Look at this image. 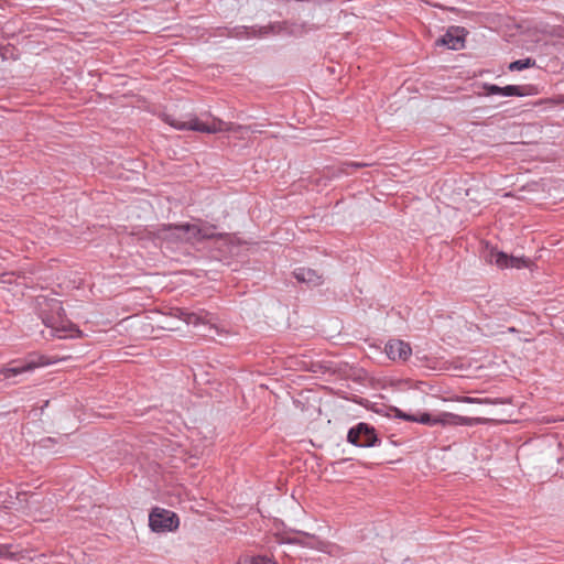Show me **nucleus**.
<instances>
[{
	"mask_svg": "<svg viewBox=\"0 0 564 564\" xmlns=\"http://www.w3.org/2000/svg\"><path fill=\"white\" fill-rule=\"evenodd\" d=\"M534 87L531 85H507L502 87V97H525L534 94Z\"/></svg>",
	"mask_w": 564,
	"mask_h": 564,
	"instance_id": "obj_14",
	"label": "nucleus"
},
{
	"mask_svg": "<svg viewBox=\"0 0 564 564\" xmlns=\"http://www.w3.org/2000/svg\"><path fill=\"white\" fill-rule=\"evenodd\" d=\"M57 443V440L54 438V437H44L42 440H40L39 442V446L50 453H61L59 449H55L54 446L55 444Z\"/></svg>",
	"mask_w": 564,
	"mask_h": 564,
	"instance_id": "obj_19",
	"label": "nucleus"
},
{
	"mask_svg": "<svg viewBox=\"0 0 564 564\" xmlns=\"http://www.w3.org/2000/svg\"><path fill=\"white\" fill-rule=\"evenodd\" d=\"M164 121L172 128L180 131H196L202 133L215 134L231 130V123L225 122L218 118H213L212 122H205L193 113H188L182 117L165 115Z\"/></svg>",
	"mask_w": 564,
	"mask_h": 564,
	"instance_id": "obj_1",
	"label": "nucleus"
},
{
	"mask_svg": "<svg viewBox=\"0 0 564 564\" xmlns=\"http://www.w3.org/2000/svg\"><path fill=\"white\" fill-rule=\"evenodd\" d=\"M163 239L167 247L174 245H185L183 236V225H167L162 230Z\"/></svg>",
	"mask_w": 564,
	"mask_h": 564,
	"instance_id": "obj_11",
	"label": "nucleus"
},
{
	"mask_svg": "<svg viewBox=\"0 0 564 564\" xmlns=\"http://www.w3.org/2000/svg\"><path fill=\"white\" fill-rule=\"evenodd\" d=\"M236 30V36L238 37H250L251 35H254L256 31L253 30V28H248V26H238L235 29Z\"/></svg>",
	"mask_w": 564,
	"mask_h": 564,
	"instance_id": "obj_21",
	"label": "nucleus"
},
{
	"mask_svg": "<svg viewBox=\"0 0 564 564\" xmlns=\"http://www.w3.org/2000/svg\"><path fill=\"white\" fill-rule=\"evenodd\" d=\"M484 259L491 264H496L499 269H508V254L496 248H489L487 246L484 252Z\"/></svg>",
	"mask_w": 564,
	"mask_h": 564,
	"instance_id": "obj_13",
	"label": "nucleus"
},
{
	"mask_svg": "<svg viewBox=\"0 0 564 564\" xmlns=\"http://www.w3.org/2000/svg\"><path fill=\"white\" fill-rule=\"evenodd\" d=\"M369 164L367 163H359V162H347V163H344V166H343V172L346 173V174H349V169H360V167H364V166H368Z\"/></svg>",
	"mask_w": 564,
	"mask_h": 564,
	"instance_id": "obj_22",
	"label": "nucleus"
},
{
	"mask_svg": "<svg viewBox=\"0 0 564 564\" xmlns=\"http://www.w3.org/2000/svg\"><path fill=\"white\" fill-rule=\"evenodd\" d=\"M412 422L421 423V424L429 425V426H434V425H437V416H432L430 413L423 412L419 415H415V420H413Z\"/></svg>",
	"mask_w": 564,
	"mask_h": 564,
	"instance_id": "obj_18",
	"label": "nucleus"
},
{
	"mask_svg": "<svg viewBox=\"0 0 564 564\" xmlns=\"http://www.w3.org/2000/svg\"><path fill=\"white\" fill-rule=\"evenodd\" d=\"M384 351L390 360L405 361L412 355L410 344L401 339H390L384 347Z\"/></svg>",
	"mask_w": 564,
	"mask_h": 564,
	"instance_id": "obj_9",
	"label": "nucleus"
},
{
	"mask_svg": "<svg viewBox=\"0 0 564 564\" xmlns=\"http://www.w3.org/2000/svg\"><path fill=\"white\" fill-rule=\"evenodd\" d=\"M176 316L187 325H192L196 328L197 334L200 336L215 338V336L221 334V330L216 324V316L206 310L187 311L185 308H178Z\"/></svg>",
	"mask_w": 564,
	"mask_h": 564,
	"instance_id": "obj_2",
	"label": "nucleus"
},
{
	"mask_svg": "<svg viewBox=\"0 0 564 564\" xmlns=\"http://www.w3.org/2000/svg\"><path fill=\"white\" fill-rule=\"evenodd\" d=\"M180 525V519L174 511L154 508L149 514V527L153 532H172Z\"/></svg>",
	"mask_w": 564,
	"mask_h": 564,
	"instance_id": "obj_6",
	"label": "nucleus"
},
{
	"mask_svg": "<svg viewBox=\"0 0 564 564\" xmlns=\"http://www.w3.org/2000/svg\"><path fill=\"white\" fill-rule=\"evenodd\" d=\"M437 46H445L448 50L458 51L465 46L464 29L451 26L440 39L436 40Z\"/></svg>",
	"mask_w": 564,
	"mask_h": 564,
	"instance_id": "obj_8",
	"label": "nucleus"
},
{
	"mask_svg": "<svg viewBox=\"0 0 564 564\" xmlns=\"http://www.w3.org/2000/svg\"><path fill=\"white\" fill-rule=\"evenodd\" d=\"M480 422L481 419L479 417L462 416L451 412H443L437 416V425L475 426Z\"/></svg>",
	"mask_w": 564,
	"mask_h": 564,
	"instance_id": "obj_10",
	"label": "nucleus"
},
{
	"mask_svg": "<svg viewBox=\"0 0 564 564\" xmlns=\"http://www.w3.org/2000/svg\"><path fill=\"white\" fill-rule=\"evenodd\" d=\"M11 281H12V274H10V273H4L0 278V283H11Z\"/></svg>",
	"mask_w": 564,
	"mask_h": 564,
	"instance_id": "obj_24",
	"label": "nucleus"
},
{
	"mask_svg": "<svg viewBox=\"0 0 564 564\" xmlns=\"http://www.w3.org/2000/svg\"><path fill=\"white\" fill-rule=\"evenodd\" d=\"M460 401L465 402V403H482V402H485V400H480V399L471 398V397H462Z\"/></svg>",
	"mask_w": 564,
	"mask_h": 564,
	"instance_id": "obj_23",
	"label": "nucleus"
},
{
	"mask_svg": "<svg viewBox=\"0 0 564 564\" xmlns=\"http://www.w3.org/2000/svg\"><path fill=\"white\" fill-rule=\"evenodd\" d=\"M183 236L185 245H196L205 240L224 238L223 234L216 232V226L202 221L183 223Z\"/></svg>",
	"mask_w": 564,
	"mask_h": 564,
	"instance_id": "obj_4",
	"label": "nucleus"
},
{
	"mask_svg": "<svg viewBox=\"0 0 564 564\" xmlns=\"http://www.w3.org/2000/svg\"><path fill=\"white\" fill-rule=\"evenodd\" d=\"M347 441L357 447H373L379 444V438L372 425L359 422L350 427L347 433Z\"/></svg>",
	"mask_w": 564,
	"mask_h": 564,
	"instance_id": "obj_7",
	"label": "nucleus"
},
{
	"mask_svg": "<svg viewBox=\"0 0 564 564\" xmlns=\"http://www.w3.org/2000/svg\"><path fill=\"white\" fill-rule=\"evenodd\" d=\"M528 264H529V259H527L524 257L508 256V268L520 269V268L528 267Z\"/></svg>",
	"mask_w": 564,
	"mask_h": 564,
	"instance_id": "obj_20",
	"label": "nucleus"
},
{
	"mask_svg": "<svg viewBox=\"0 0 564 564\" xmlns=\"http://www.w3.org/2000/svg\"><path fill=\"white\" fill-rule=\"evenodd\" d=\"M37 304L41 308L40 315L43 324L52 329L54 336L59 338L67 337L66 334H63L65 329L58 328V324L63 322V317L65 316L62 302L55 297L48 299L46 296H39Z\"/></svg>",
	"mask_w": 564,
	"mask_h": 564,
	"instance_id": "obj_3",
	"label": "nucleus"
},
{
	"mask_svg": "<svg viewBox=\"0 0 564 564\" xmlns=\"http://www.w3.org/2000/svg\"><path fill=\"white\" fill-rule=\"evenodd\" d=\"M50 362L44 357H30L26 360H13L7 367L1 368L0 375L3 380L10 383H18L20 377L23 373L31 372L35 368L48 365Z\"/></svg>",
	"mask_w": 564,
	"mask_h": 564,
	"instance_id": "obj_5",
	"label": "nucleus"
},
{
	"mask_svg": "<svg viewBox=\"0 0 564 564\" xmlns=\"http://www.w3.org/2000/svg\"><path fill=\"white\" fill-rule=\"evenodd\" d=\"M387 415L390 417H394V419H399V420H403V421H408V422H412L413 420H415V414L405 413L397 406H390L388 409Z\"/></svg>",
	"mask_w": 564,
	"mask_h": 564,
	"instance_id": "obj_16",
	"label": "nucleus"
},
{
	"mask_svg": "<svg viewBox=\"0 0 564 564\" xmlns=\"http://www.w3.org/2000/svg\"><path fill=\"white\" fill-rule=\"evenodd\" d=\"M482 91L479 94L480 96H502V87L490 84V83H484L481 85Z\"/></svg>",
	"mask_w": 564,
	"mask_h": 564,
	"instance_id": "obj_17",
	"label": "nucleus"
},
{
	"mask_svg": "<svg viewBox=\"0 0 564 564\" xmlns=\"http://www.w3.org/2000/svg\"><path fill=\"white\" fill-rule=\"evenodd\" d=\"M294 278L301 282L312 286L319 285L322 283V276L313 269L310 268H297L293 271Z\"/></svg>",
	"mask_w": 564,
	"mask_h": 564,
	"instance_id": "obj_12",
	"label": "nucleus"
},
{
	"mask_svg": "<svg viewBox=\"0 0 564 564\" xmlns=\"http://www.w3.org/2000/svg\"><path fill=\"white\" fill-rule=\"evenodd\" d=\"M536 61L532 57L513 61L509 64L508 69L510 72H520L530 67L535 66Z\"/></svg>",
	"mask_w": 564,
	"mask_h": 564,
	"instance_id": "obj_15",
	"label": "nucleus"
}]
</instances>
